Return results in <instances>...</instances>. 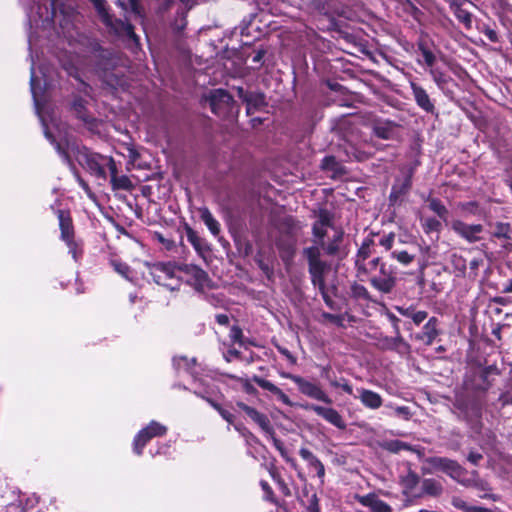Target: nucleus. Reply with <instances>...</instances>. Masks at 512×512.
Masks as SVG:
<instances>
[{
    "mask_svg": "<svg viewBox=\"0 0 512 512\" xmlns=\"http://www.w3.org/2000/svg\"><path fill=\"white\" fill-rule=\"evenodd\" d=\"M31 65V77H30V89L34 100V106L36 113L41 121L45 137L55 145L58 153L63 157L65 162H69V150L75 153L77 162L91 175H94L101 179H106V168L108 170L114 163V159L110 156H104L95 152L90 151L86 147H75L69 146L68 150L62 148L59 143H56L55 138L52 134L51 128L56 126L55 119L49 115L45 107L44 92L51 87V82L43 69H41V79L36 75L34 68V59L30 55Z\"/></svg>",
    "mask_w": 512,
    "mask_h": 512,
    "instance_id": "f257e3e1",
    "label": "nucleus"
},
{
    "mask_svg": "<svg viewBox=\"0 0 512 512\" xmlns=\"http://www.w3.org/2000/svg\"><path fill=\"white\" fill-rule=\"evenodd\" d=\"M343 231L332 225V215L327 210H320L313 225L315 246L323 248L327 255L334 256L340 251Z\"/></svg>",
    "mask_w": 512,
    "mask_h": 512,
    "instance_id": "f03ea898",
    "label": "nucleus"
},
{
    "mask_svg": "<svg viewBox=\"0 0 512 512\" xmlns=\"http://www.w3.org/2000/svg\"><path fill=\"white\" fill-rule=\"evenodd\" d=\"M303 255L308 262V272L312 285L318 289H323L326 285L325 277L331 270L330 263L322 259L318 246L304 248Z\"/></svg>",
    "mask_w": 512,
    "mask_h": 512,
    "instance_id": "7ed1b4c3",
    "label": "nucleus"
},
{
    "mask_svg": "<svg viewBox=\"0 0 512 512\" xmlns=\"http://www.w3.org/2000/svg\"><path fill=\"white\" fill-rule=\"evenodd\" d=\"M30 3L26 4V14L30 28L47 29L53 22L55 11L53 8L47 6L42 7L39 4L40 0H29Z\"/></svg>",
    "mask_w": 512,
    "mask_h": 512,
    "instance_id": "20e7f679",
    "label": "nucleus"
},
{
    "mask_svg": "<svg viewBox=\"0 0 512 512\" xmlns=\"http://www.w3.org/2000/svg\"><path fill=\"white\" fill-rule=\"evenodd\" d=\"M425 462L430 465L432 470L445 473L460 485H462V481H464L469 474L457 461L446 457H430L426 459Z\"/></svg>",
    "mask_w": 512,
    "mask_h": 512,
    "instance_id": "39448f33",
    "label": "nucleus"
},
{
    "mask_svg": "<svg viewBox=\"0 0 512 512\" xmlns=\"http://www.w3.org/2000/svg\"><path fill=\"white\" fill-rule=\"evenodd\" d=\"M91 2L94 4L96 10L98 11L103 23L107 27H110L115 34L119 36L128 37L136 43L138 42L137 36L134 33L132 25L122 20H113L106 10L104 0H91Z\"/></svg>",
    "mask_w": 512,
    "mask_h": 512,
    "instance_id": "423d86ee",
    "label": "nucleus"
},
{
    "mask_svg": "<svg viewBox=\"0 0 512 512\" xmlns=\"http://www.w3.org/2000/svg\"><path fill=\"white\" fill-rule=\"evenodd\" d=\"M149 274L158 285H162L171 290L178 286V279H176L175 272L178 267L171 262L168 263H147Z\"/></svg>",
    "mask_w": 512,
    "mask_h": 512,
    "instance_id": "0eeeda50",
    "label": "nucleus"
},
{
    "mask_svg": "<svg viewBox=\"0 0 512 512\" xmlns=\"http://www.w3.org/2000/svg\"><path fill=\"white\" fill-rule=\"evenodd\" d=\"M167 432V427L157 421H151L146 427L141 429L135 436L133 441V451L137 455L143 453V449L147 442L152 438L163 436Z\"/></svg>",
    "mask_w": 512,
    "mask_h": 512,
    "instance_id": "6e6552de",
    "label": "nucleus"
},
{
    "mask_svg": "<svg viewBox=\"0 0 512 512\" xmlns=\"http://www.w3.org/2000/svg\"><path fill=\"white\" fill-rule=\"evenodd\" d=\"M402 494L407 498H417L418 485L421 483L419 475L412 469L410 463H404L398 476Z\"/></svg>",
    "mask_w": 512,
    "mask_h": 512,
    "instance_id": "1a4fd4ad",
    "label": "nucleus"
},
{
    "mask_svg": "<svg viewBox=\"0 0 512 512\" xmlns=\"http://www.w3.org/2000/svg\"><path fill=\"white\" fill-rule=\"evenodd\" d=\"M397 278L395 272L391 267L385 263H381L379 274L373 275L370 278V284L373 288L383 294H389L396 286Z\"/></svg>",
    "mask_w": 512,
    "mask_h": 512,
    "instance_id": "9d476101",
    "label": "nucleus"
},
{
    "mask_svg": "<svg viewBox=\"0 0 512 512\" xmlns=\"http://www.w3.org/2000/svg\"><path fill=\"white\" fill-rule=\"evenodd\" d=\"M204 99L209 103L212 112L218 116L227 114L233 102L231 95L224 89L211 90Z\"/></svg>",
    "mask_w": 512,
    "mask_h": 512,
    "instance_id": "9b49d317",
    "label": "nucleus"
},
{
    "mask_svg": "<svg viewBox=\"0 0 512 512\" xmlns=\"http://www.w3.org/2000/svg\"><path fill=\"white\" fill-rule=\"evenodd\" d=\"M401 176L395 179L391 188L390 201L396 202L400 197L407 194L412 186V178L415 172L414 166H403L400 169Z\"/></svg>",
    "mask_w": 512,
    "mask_h": 512,
    "instance_id": "f8f14e48",
    "label": "nucleus"
},
{
    "mask_svg": "<svg viewBox=\"0 0 512 512\" xmlns=\"http://www.w3.org/2000/svg\"><path fill=\"white\" fill-rule=\"evenodd\" d=\"M451 229L468 243H475L482 239L481 234L484 227L481 224H468L461 220H453L450 223Z\"/></svg>",
    "mask_w": 512,
    "mask_h": 512,
    "instance_id": "ddd939ff",
    "label": "nucleus"
},
{
    "mask_svg": "<svg viewBox=\"0 0 512 512\" xmlns=\"http://www.w3.org/2000/svg\"><path fill=\"white\" fill-rule=\"evenodd\" d=\"M295 384L298 386L299 391L305 396L328 405L332 404V399L318 384L308 381L303 377L296 379Z\"/></svg>",
    "mask_w": 512,
    "mask_h": 512,
    "instance_id": "4468645a",
    "label": "nucleus"
},
{
    "mask_svg": "<svg viewBox=\"0 0 512 512\" xmlns=\"http://www.w3.org/2000/svg\"><path fill=\"white\" fill-rule=\"evenodd\" d=\"M307 409L312 410L315 414L322 417L328 423L332 424L338 429L344 430L346 428V423L341 416V414L332 407H324L320 405H307Z\"/></svg>",
    "mask_w": 512,
    "mask_h": 512,
    "instance_id": "2eb2a0df",
    "label": "nucleus"
},
{
    "mask_svg": "<svg viewBox=\"0 0 512 512\" xmlns=\"http://www.w3.org/2000/svg\"><path fill=\"white\" fill-rule=\"evenodd\" d=\"M178 270L187 276V281L193 285L195 289L201 290L207 285V273L200 267L185 264L183 266H178Z\"/></svg>",
    "mask_w": 512,
    "mask_h": 512,
    "instance_id": "dca6fc26",
    "label": "nucleus"
},
{
    "mask_svg": "<svg viewBox=\"0 0 512 512\" xmlns=\"http://www.w3.org/2000/svg\"><path fill=\"white\" fill-rule=\"evenodd\" d=\"M237 406L243 410L251 418V420L261 428L263 432L266 434H273V427L269 418L265 414L259 412L253 407L246 405L243 402H238Z\"/></svg>",
    "mask_w": 512,
    "mask_h": 512,
    "instance_id": "f3484780",
    "label": "nucleus"
},
{
    "mask_svg": "<svg viewBox=\"0 0 512 512\" xmlns=\"http://www.w3.org/2000/svg\"><path fill=\"white\" fill-rule=\"evenodd\" d=\"M410 88L418 107L427 113L433 114L435 112V105L427 91L413 81L410 82Z\"/></svg>",
    "mask_w": 512,
    "mask_h": 512,
    "instance_id": "a211bd4d",
    "label": "nucleus"
},
{
    "mask_svg": "<svg viewBox=\"0 0 512 512\" xmlns=\"http://www.w3.org/2000/svg\"><path fill=\"white\" fill-rule=\"evenodd\" d=\"M462 486L473 487L480 492H484L483 494L479 495L480 498H489L494 501L497 500V496L486 493L490 490L489 484L484 479L479 477V474L476 470H473L470 473V476H466L465 480L462 481Z\"/></svg>",
    "mask_w": 512,
    "mask_h": 512,
    "instance_id": "6ab92c4d",
    "label": "nucleus"
},
{
    "mask_svg": "<svg viewBox=\"0 0 512 512\" xmlns=\"http://www.w3.org/2000/svg\"><path fill=\"white\" fill-rule=\"evenodd\" d=\"M421 488L418 490L417 498L424 496L440 497L443 494L444 488L440 481L434 478H425L421 481Z\"/></svg>",
    "mask_w": 512,
    "mask_h": 512,
    "instance_id": "aec40b11",
    "label": "nucleus"
},
{
    "mask_svg": "<svg viewBox=\"0 0 512 512\" xmlns=\"http://www.w3.org/2000/svg\"><path fill=\"white\" fill-rule=\"evenodd\" d=\"M299 455L304 461H306L308 467L316 472L320 482L323 483L325 477V467L319 458L307 448H301L299 450Z\"/></svg>",
    "mask_w": 512,
    "mask_h": 512,
    "instance_id": "412c9836",
    "label": "nucleus"
},
{
    "mask_svg": "<svg viewBox=\"0 0 512 512\" xmlns=\"http://www.w3.org/2000/svg\"><path fill=\"white\" fill-rule=\"evenodd\" d=\"M252 380L254 383H256L262 389H265V390L273 393L278 398V400L281 401L283 404L288 405V406L292 405L290 398L279 387H277L272 382H270L262 377H259V376H253Z\"/></svg>",
    "mask_w": 512,
    "mask_h": 512,
    "instance_id": "4be33fe9",
    "label": "nucleus"
},
{
    "mask_svg": "<svg viewBox=\"0 0 512 512\" xmlns=\"http://www.w3.org/2000/svg\"><path fill=\"white\" fill-rule=\"evenodd\" d=\"M438 320L435 317H431L428 322L424 325L423 330L419 333L416 338L422 340L426 345H431L436 337L439 335L437 329Z\"/></svg>",
    "mask_w": 512,
    "mask_h": 512,
    "instance_id": "5701e85b",
    "label": "nucleus"
},
{
    "mask_svg": "<svg viewBox=\"0 0 512 512\" xmlns=\"http://www.w3.org/2000/svg\"><path fill=\"white\" fill-rule=\"evenodd\" d=\"M360 503L368 507L370 512H392V507L377 498L374 494H369L360 498Z\"/></svg>",
    "mask_w": 512,
    "mask_h": 512,
    "instance_id": "b1692460",
    "label": "nucleus"
},
{
    "mask_svg": "<svg viewBox=\"0 0 512 512\" xmlns=\"http://www.w3.org/2000/svg\"><path fill=\"white\" fill-rule=\"evenodd\" d=\"M359 399L365 407L373 410L380 408L383 402L378 393L364 388L359 389Z\"/></svg>",
    "mask_w": 512,
    "mask_h": 512,
    "instance_id": "393cba45",
    "label": "nucleus"
},
{
    "mask_svg": "<svg viewBox=\"0 0 512 512\" xmlns=\"http://www.w3.org/2000/svg\"><path fill=\"white\" fill-rule=\"evenodd\" d=\"M396 127L392 121H377L373 125V132L377 137L388 140L394 138Z\"/></svg>",
    "mask_w": 512,
    "mask_h": 512,
    "instance_id": "a878e982",
    "label": "nucleus"
},
{
    "mask_svg": "<svg viewBox=\"0 0 512 512\" xmlns=\"http://www.w3.org/2000/svg\"><path fill=\"white\" fill-rule=\"evenodd\" d=\"M59 227L61 231V239L64 242L74 239V230L72 220L64 211H58Z\"/></svg>",
    "mask_w": 512,
    "mask_h": 512,
    "instance_id": "bb28decb",
    "label": "nucleus"
},
{
    "mask_svg": "<svg viewBox=\"0 0 512 512\" xmlns=\"http://www.w3.org/2000/svg\"><path fill=\"white\" fill-rule=\"evenodd\" d=\"M109 172H110V178H111L110 182H111L112 188L114 190H119V189L130 190L133 187L132 182L128 176H126V175L118 176L117 175V167H116L115 162L110 167Z\"/></svg>",
    "mask_w": 512,
    "mask_h": 512,
    "instance_id": "cd10ccee",
    "label": "nucleus"
},
{
    "mask_svg": "<svg viewBox=\"0 0 512 512\" xmlns=\"http://www.w3.org/2000/svg\"><path fill=\"white\" fill-rule=\"evenodd\" d=\"M380 447L384 450H387L391 453H399L402 450H408L417 453L421 456V452L419 449L412 447L411 445L400 441V440H384L380 442Z\"/></svg>",
    "mask_w": 512,
    "mask_h": 512,
    "instance_id": "c85d7f7f",
    "label": "nucleus"
},
{
    "mask_svg": "<svg viewBox=\"0 0 512 512\" xmlns=\"http://www.w3.org/2000/svg\"><path fill=\"white\" fill-rule=\"evenodd\" d=\"M38 503L36 495L25 496L19 499V503H11L7 506V512H27L34 508Z\"/></svg>",
    "mask_w": 512,
    "mask_h": 512,
    "instance_id": "c756f323",
    "label": "nucleus"
},
{
    "mask_svg": "<svg viewBox=\"0 0 512 512\" xmlns=\"http://www.w3.org/2000/svg\"><path fill=\"white\" fill-rule=\"evenodd\" d=\"M200 218L209 229V231L217 236L220 233V223L214 218L208 208L202 207L199 209Z\"/></svg>",
    "mask_w": 512,
    "mask_h": 512,
    "instance_id": "7c9ffc66",
    "label": "nucleus"
},
{
    "mask_svg": "<svg viewBox=\"0 0 512 512\" xmlns=\"http://www.w3.org/2000/svg\"><path fill=\"white\" fill-rule=\"evenodd\" d=\"M374 241L372 238H366L361 244L355 259V265L368 260L374 253Z\"/></svg>",
    "mask_w": 512,
    "mask_h": 512,
    "instance_id": "2f4dec72",
    "label": "nucleus"
},
{
    "mask_svg": "<svg viewBox=\"0 0 512 512\" xmlns=\"http://www.w3.org/2000/svg\"><path fill=\"white\" fill-rule=\"evenodd\" d=\"M381 263L382 262L380 261V258L375 257L371 260H366L362 263L355 265L357 268L358 276L359 277L368 276L373 271H375L378 267L380 268Z\"/></svg>",
    "mask_w": 512,
    "mask_h": 512,
    "instance_id": "473e14b6",
    "label": "nucleus"
},
{
    "mask_svg": "<svg viewBox=\"0 0 512 512\" xmlns=\"http://www.w3.org/2000/svg\"><path fill=\"white\" fill-rule=\"evenodd\" d=\"M245 101L247 103V113L251 114L265 105V97L260 93H250L246 95Z\"/></svg>",
    "mask_w": 512,
    "mask_h": 512,
    "instance_id": "72a5a7b5",
    "label": "nucleus"
},
{
    "mask_svg": "<svg viewBox=\"0 0 512 512\" xmlns=\"http://www.w3.org/2000/svg\"><path fill=\"white\" fill-rule=\"evenodd\" d=\"M451 504L463 512H483L485 510V507L471 505L459 496H453Z\"/></svg>",
    "mask_w": 512,
    "mask_h": 512,
    "instance_id": "f704fd0d",
    "label": "nucleus"
},
{
    "mask_svg": "<svg viewBox=\"0 0 512 512\" xmlns=\"http://www.w3.org/2000/svg\"><path fill=\"white\" fill-rule=\"evenodd\" d=\"M457 20L464 25L465 28L470 29L472 26V14L465 8H460L452 11Z\"/></svg>",
    "mask_w": 512,
    "mask_h": 512,
    "instance_id": "c9c22d12",
    "label": "nucleus"
},
{
    "mask_svg": "<svg viewBox=\"0 0 512 512\" xmlns=\"http://www.w3.org/2000/svg\"><path fill=\"white\" fill-rule=\"evenodd\" d=\"M428 207L431 211L436 213L441 219L446 220L448 215V210L446 207L441 203L440 200L432 198L429 199Z\"/></svg>",
    "mask_w": 512,
    "mask_h": 512,
    "instance_id": "e433bc0d",
    "label": "nucleus"
},
{
    "mask_svg": "<svg viewBox=\"0 0 512 512\" xmlns=\"http://www.w3.org/2000/svg\"><path fill=\"white\" fill-rule=\"evenodd\" d=\"M429 74L431 75L433 81L439 88H442L447 83L446 74L439 68H437V67L429 68Z\"/></svg>",
    "mask_w": 512,
    "mask_h": 512,
    "instance_id": "4c0bfd02",
    "label": "nucleus"
},
{
    "mask_svg": "<svg viewBox=\"0 0 512 512\" xmlns=\"http://www.w3.org/2000/svg\"><path fill=\"white\" fill-rule=\"evenodd\" d=\"M111 265L118 274L127 280H131L132 271L126 263L118 260H111Z\"/></svg>",
    "mask_w": 512,
    "mask_h": 512,
    "instance_id": "58836bf2",
    "label": "nucleus"
},
{
    "mask_svg": "<svg viewBox=\"0 0 512 512\" xmlns=\"http://www.w3.org/2000/svg\"><path fill=\"white\" fill-rule=\"evenodd\" d=\"M68 247L69 254L75 261H78L82 257V244L75 239L65 242Z\"/></svg>",
    "mask_w": 512,
    "mask_h": 512,
    "instance_id": "ea45409f",
    "label": "nucleus"
},
{
    "mask_svg": "<svg viewBox=\"0 0 512 512\" xmlns=\"http://www.w3.org/2000/svg\"><path fill=\"white\" fill-rule=\"evenodd\" d=\"M422 226L425 233L439 232L441 229V222L436 218L428 217L422 220Z\"/></svg>",
    "mask_w": 512,
    "mask_h": 512,
    "instance_id": "a19ab883",
    "label": "nucleus"
},
{
    "mask_svg": "<svg viewBox=\"0 0 512 512\" xmlns=\"http://www.w3.org/2000/svg\"><path fill=\"white\" fill-rule=\"evenodd\" d=\"M271 438L274 447L280 452L281 456L289 463L294 464V461L289 458L287 450L284 447V444L276 438L275 431L273 430V434H268Z\"/></svg>",
    "mask_w": 512,
    "mask_h": 512,
    "instance_id": "79ce46f5",
    "label": "nucleus"
},
{
    "mask_svg": "<svg viewBox=\"0 0 512 512\" xmlns=\"http://www.w3.org/2000/svg\"><path fill=\"white\" fill-rule=\"evenodd\" d=\"M419 51L421 52V55L423 57L424 63L429 67H433L434 63L436 62V56L434 53L429 50L427 47H425L423 44L419 45Z\"/></svg>",
    "mask_w": 512,
    "mask_h": 512,
    "instance_id": "37998d69",
    "label": "nucleus"
},
{
    "mask_svg": "<svg viewBox=\"0 0 512 512\" xmlns=\"http://www.w3.org/2000/svg\"><path fill=\"white\" fill-rule=\"evenodd\" d=\"M510 224L508 223H497L493 236L496 238L510 239Z\"/></svg>",
    "mask_w": 512,
    "mask_h": 512,
    "instance_id": "c03bdc74",
    "label": "nucleus"
},
{
    "mask_svg": "<svg viewBox=\"0 0 512 512\" xmlns=\"http://www.w3.org/2000/svg\"><path fill=\"white\" fill-rule=\"evenodd\" d=\"M351 291H352V295L355 298L365 299V300L369 299V292H368L367 288L363 285L354 284L351 287Z\"/></svg>",
    "mask_w": 512,
    "mask_h": 512,
    "instance_id": "a18cd8bd",
    "label": "nucleus"
},
{
    "mask_svg": "<svg viewBox=\"0 0 512 512\" xmlns=\"http://www.w3.org/2000/svg\"><path fill=\"white\" fill-rule=\"evenodd\" d=\"M391 255L393 258L404 265L410 264L414 259V257L406 251H393Z\"/></svg>",
    "mask_w": 512,
    "mask_h": 512,
    "instance_id": "49530a36",
    "label": "nucleus"
},
{
    "mask_svg": "<svg viewBox=\"0 0 512 512\" xmlns=\"http://www.w3.org/2000/svg\"><path fill=\"white\" fill-rule=\"evenodd\" d=\"M330 384L332 387L341 388L343 391H345L346 393H348L350 395L353 394L352 386L344 378H341L340 380H332V381H330Z\"/></svg>",
    "mask_w": 512,
    "mask_h": 512,
    "instance_id": "de8ad7c7",
    "label": "nucleus"
},
{
    "mask_svg": "<svg viewBox=\"0 0 512 512\" xmlns=\"http://www.w3.org/2000/svg\"><path fill=\"white\" fill-rule=\"evenodd\" d=\"M338 167H339V164L336 161L335 157H333V156H326L322 160V168L324 170L337 171Z\"/></svg>",
    "mask_w": 512,
    "mask_h": 512,
    "instance_id": "09e8293b",
    "label": "nucleus"
},
{
    "mask_svg": "<svg viewBox=\"0 0 512 512\" xmlns=\"http://www.w3.org/2000/svg\"><path fill=\"white\" fill-rule=\"evenodd\" d=\"M395 240V234L389 233L387 235H384L380 240L379 244L385 248V250H390L393 247Z\"/></svg>",
    "mask_w": 512,
    "mask_h": 512,
    "instance_id": "8fccbe9b",
    "label": "nucleus"
},
{
    "mask_svg": "<svg viewBox=\"0 0 512 512\" xmlns=\"http://www.w3.org/2000/svg\"><path fill=\"white\" fill-rule=\"evenodd\" d=\"M305 512H320L319 501L316 494H312L309 504L306 506Z\"/></svg>",
    "mask_w": 512,
    "mask_h": 512,
    "instance_id": "3c124183",
    "label": "nucleus"
},
{
    "mask_svg": "<svg viewBox=\"0 0 512 512\" xmlns=\"http://www.w3.org/2000/svg\"><path fill=\"white\" fill-rule=\"evenodd\" d=\"M452 11L465 7L466 5H473L470 0H446Z\"/></svg>",
    "mask_w": 512,
    "mask_h": 512,
    "instance_id": "603ef678",
    "label": "nucleus"
},
{
    "mask_svg": "<svg viewBox=\"0 0 512 512\" xmlns=\"http://www.w3.org/2000/svg\"><path fill=\"white\" fill-rule=\"evenodd\" d=\"M394 413L403 418L404 420H408L411 417L410 409L407 406H398L394 408Z\"/></svg>",
    "mask_w": 512,
    "mask_h": 512,
    "instance_id": "864d4df0",
    "label": "nucleus"
},
{
    "mask_svg": "<svg viewBox=\"0 0 512 512\" xmlns=\"http://www.w3.org/2000/svg\"><path fill=\"white\" fill-rule=\"evenodd\" d=\"M427 316L428 314L426 311H414L411 319L416 325H419L427 318Z\"/></svg>",
    "mask_w": 512,
    "mask_h": 512,
    "instance_id": "5fc2aeb1",
    "label": "nucleus"
},
{
    "mask_svg": "<svg viewBox=\"0 0 512 512\" xmlns=\"http://www.w3.org/2000/svg\"><path fill=\"white\" fill-rule=\"evenodd\" d=\"M483 33L491 42L497 43L499 41L498 33L494 29L487 27Z\"/></svg>",
    "mask_w": 512,
    "mask_h": 512,
    "instance_id": "6e6d98bb",
    "label": "nucleus"
},
{
    "mask_svg": "<svg viewBox=\"0 0 512 512\" xmlns=\"http://www.w3.org/2000/svg\"><path fill=\"white\" fill-rule=\"evenodd\" d=\"M325 304L331 308V309H334V302L332 300V298L328 295L327 291H326V285L323 287V289H318Z\"/></svg>",
    "mask_w": 512,
    "mask_h": 512,
    "instance_id": "4d7b16f0",
    "label": "nucleus"
},
{
    "mask_svg": "<svg viewBox=\"0 0 512 512\" xmlns=\"http://www.w3.org/2000/svg\"><path fill=\"white\" fill-rule=\"evenodd\" d=\"M188 240L191 242V244L197 251L201 250V240L199 237L196 236L194 232L188 233Z\"/></svg>",
    "mask_w": 512,
    "mask_h": 512,
    "instance_id": "13d9d810",
    "label": "nucleus"
},
{
    "mask_svg": "<svg viewBox=\"0 0 512 512\" xmlns=\"http://www.w3.org/2000/svg\"><path fill=\"white\" fill-rule=\"evenodd\" d=\"M278 351L286 357V359L292 364H296L297 362V359L296 357L286 348H283V347H278Z\"/></svg>",
    "mask_w": 512,
    "mask_h": 512,
    "instance_id": "bf43d9fd",
    "label": "nucleus"
},
{
    "mask_svg": "<svg viewBox=\"0 0 512 512\" xmlns=\"http://www.w3.org/2000/svg\"><path fill=\"white\" fill-rule=\"evenodd\" d=\"M173 363L177 369L189 367V360L186 357L174 358Z\"/></svg>",
    "mask_w": 512,
    "mask_h": 512,
    "instance_id": "052dcab7",
    "label": "nucleus"
},
{
    "mask_svg": "<svg viewBox=\"0 0 512 512\" xmlns=\"http://www.w3.org/2000/svg\"><path fill=\"white\" fill-rule=\"evenodd\" d=\"M230 337L233 342H239L242 337L241 329L236 326L232 327L231 332H230Z\"/></svg>",
    "mask_w": 512,
    "mask_h": 512,
    "instance_id": "680f3d73",
    "label": "nucleus"
},
{
    "mask_svg": "<svg viewBox=\"0 0 512 512\" xmlns=\"http://www.w3.org/2000/svg\"><path fill=\"white\" fill-rule=\"evenodd\" d=\"M129 1V5H130V8H131V13H133L135 16L141 18V9H140V6L138 5L137 1L136 0H128Z\"/></svg>",
    "mask_w": 512,
    "mask_h": 512,
    "instance_id": "e2e57ef3",
    "label": "nucleus"
},
{
    "mask_svg": "<svg viewBox=\"0 0 512 512\" xmlns=\"http://www.w3.org/2000/svg\"><path fill=\"white\" fill-rule=\"evenodd\" d=\"M482 458V454L478 452H470L467 457L468 461L474 465H477Z\"/></svg>",
    "mask_w": 512,
    "mask_h": 512,
    "instance_id": "0e129e2a",
    "label": "nucleus"
},
{
    "mask_svg": "<svg viewBox=\"0 0 512 512\" xmlns=\"http://www.w3.org/2000/svg\"><path fill=\"white\" fill-rule=\"evenodd\" d=\"M397 311L404 317L412 318L413 312L415 310L412 307H397Z\"/></svg>",
    "mask_w": 512,
    "mask_h": 512,
    "instance_id": "69168bd1",
    "label": "nucleus"
},
{
    "mask_svg": "<svg viewBox=\"0 0 512 512\" xmlns=\"http://www.w3.org/2000/svg\"><path fill=\"white\" fill-rule=\"evenodd\" d=\"M219 414L222 416L223 419H225L228 423H233L234 416L229 411L225 409H219Z\"/></svg>",
    "mask_w": 512,
    "mask_h": 512,
    "instance_id": "338daca9",
    "label": "nucleus"
},
{
    "mask_svg": "<svg viewBox=\"0 0 512 512\" xmlns=\"http://www.w3.org/2000/svg\"><path fill=\"white\" fill-rule=\"evenodd\" d=\"M322 317L325 320H328V321H330L332 323H337V324L340 323V320H341L339 316L334 315V314H330V313H327V312H324L322 314Z\"/></svg>",
    "mask_w": 512,
    "mask_h": 512,
    "instance_id": "774afa93",
    "label": "nucleus"
}]
</instances>
